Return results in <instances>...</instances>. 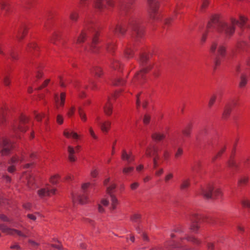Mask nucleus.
Here are the masks:
<instances>
[{
  "label": "nucleus",
  "instance_id": "1",
  "mask_svg": "<svg viewBox=\"0 0 250 250\" xmlns=\"http://www.w3.org/2000/svg\"><path fill=\"white\" fill-rule=\"evenodd\" d=\"M247 19L243 16H240L239 21L236 20L235 19L231 18L230 25H228L224 21L220 20L219 15H213L208 21L207 28L209 30L211 28L212 24H217L218 29L223 31H232L236 29L235 26L238 25L242 30H248L250 26L246 23Z\"/></svg>",
  "mask_w": 250,
  "mask_h": 250
},
{
  "label": "nucleus",
  "instance_id": "2",
  "mask_svg": "<svg viewBox=\"0 0 250 250\" xmlns=\"http://www.w3.org/2000/svg\"><path fill=\"white\" fill-rule=\"evenodd\" d=\"M144 29V25L136 20H131L127 24H118L115 28V31H143Z\"/></svg>",
  "mask_w": 250,
  "mask_h": 250
},
{
  "label": "nucleus",
  "instance_id": "3",
  "mask_svg": "<svg viewBox=\"0 0 250 250\" xmlns=\"http://www.w3.org/2000/svg\"><path fill=\"white\" fill-rule=\"evenodd\" d=\"M198 194L202 195L204 198L209 199H215L221 195L222 192L218 188H214L211 185H208L205 187L201 188Z\"/></svg>",
  "mask_w": 250,
  "mask_h": 250
},
{
  "label": "nucleus",
  "instance_id": "4",
  "mask_svg": "<svg viewBox=\"0 0 250 250\" xmlns=\"http://www.w3.org/2000/svg\"><path fill=\"white\" fill-rule=\"evenodd\" d=\"M210 52L215 56V64L216 66L220 63V58L223 57L226 53V47L221 44L213 42L210 46Z\"/></svg>",
  "mask_w": 250,
  "mask_h": 250
},
{
  "label": "nucleus",
  "instance_id": "5",
  "mask_svg": "<svg viewBox=\"0 0 250 250\" xmlns=\"http://www.w3.org/2000/svg\"><path fill=\"white\" fill-rule=\"evenodd\" d=\"M203 219V217L199 215L198 213H192L189 217L190 221V229L194 232H196L199 228V222Z\"/></svg>",
  "mask_w": 250,
  "mask_h": 250
},
{
  "label": "nucleus",
  "instance_id": "6",
  "mask_svg": "<svg viewBox=\"0 0 250 250\" xmlns=\"http://www.w3.org/2000/svg\"><path fill=\"white\" fill-rule=\"evenodd\" d=\"M0 229L3 232L8 234L14 235V234H17L19 236L24 238H26L29 236L27 231H26V233H24L17 229L9 228L4 224H0Z\"/></svg>",
  "mask_w": 250,
  "mask_h": 250
},
{
  "label": "nucleus",
  "instance_id": "7",
  "mask_svg": "<svg viewBox=\"0 0 250 250\" xmlns=\"http://www.w3.org/2000/svg\"><path fill=\"white\" fill-rule=\"evenodd\" d=\"M13 147L11 142L6 139H2L0 142V152L2 155H8Z\"/></svg>",
  "mask_w": 250,
  "mask_h": 250
},
{
  "label": "nucleus",
  "instance_id": "8",
  "mask_svg": "<svg viewBox=\"0 0 250 250\" xmlns=\"http://www.w3.org/2000/svg\"><path fill=\"white\" fill-rule=\"evenodd\" d=\"M26 161V160H25L23 156H21V157L15 156L12 157L8 162V164L10 165V166L7 168L8 171L10 173L14 172L16 170V165H17L19 163L21 164L22 162Z\"/></svg>",
  "mask_w": 250,
  "mask_h": 250
},
{
  "label": "nucleus",
  "instance_id": "9",
  "mask_svg": "<svg viewBox=\"0 0 250 250\" xmlns=\"http://www.w3.org/2000/svg\"><path fill=\"white\" fill-rule=\"evenodd\" d=\"M147 3L151 18L153 19H156V15L159 5L158 0H148Z\"/></svg>",
  "mask_w": 250,
  "mask_h": 250
},
{
  "label": "nucleus",
  "instance_id": "10",
  "mask_svg": "<svg viewBox=\"0 0 250 250\" xmlns=\"http://www.w3.org/2000/svg\"><path fill=\"white\" fill-rule=\"evenodd\" d=\"M28 121V119L25 116H22L20 119L19 123L13 126V129L14 131L16 132L17 131H20L21 132H25L26 129V127L24 126V125Z\"/></svg>",
  "mask_w": 250,
  "mask_h": 250
},
{
  "label": "nucleus",
  "instance_id": "11",
  "mask_svg": "<svg viewBox=\"0 0 250 250\" xmlns=\"http://www.w3.org/2000/svg\"><path fill=\"white\" fill-rule=\"evenodd\" d=\"M55 193V189H50L48 187L41 188L38 191V194L41 198L50 196L51 194Z\"/></svg>",
  "mask_w": 250,
  "mask_h": 250
},
{
  "label": "nucleus",
  "instance_id": "12",
  "mask_svg": "<svg viewBox=\"0 0 250 250\" xmlns=\"http://www.w3.org/2000/svg\"><path fill=\"white\" fill-rule=\"evenodd\" d=\"M105 1L109 6L113 5L111 0H94V6L96 8L101 10L105 7Z\"/></svg>",
  "mask_w": 250,
  "mask_h": 250
},
{
  "label": "nucleus",
  "instance_id": "13",
  "mask_svg": "<svg viewBox=\"0 0 250 250\" xmlns=\"http://www.w3.org/2000/svg\"><path fill=\"white\" fill-rule=\"evenodd\" d=\"M183 247V244H182L168 241L165 245V248L163 250H170L171 249H174V250H183L182 248Z\"/></svg>",
  "mask_w": 250,
  "mask_h": 250
},
{
  "label": "nucleus",
  "instance_id": "14",
  "mask_svg": "<svg viewBox=\"0 0 250 250\" xmlns=\"http://www.w3.org/2000/svg\"><path fill=\"white\" fill-rule=\"evenodd\" d=\"M84 30L86 31L87 30H93V31H98L100 30L97 25L91 20H88L84 23Z\"/></svg>",
  "mask_w": 250,
  "mask_h": 250
},
{
  "label": "nucleus",
  "instance_id": "15",
  "mask_svg": "<svg viewBox=\"0 0 250 250\" xmlns=\"http://www.w3.org/2000/svg\"><path fill=\"white\" fill-rule=\"evenodd\" d=\"M157 152L158 148L154 146L150 145L146 149V155L149 157H156L157 156H159Z\"/></svg>",
  "mask_w": 250,
  "mask_h": 250
},
{
  "label": "nucleus",
  "instance_id": "16",
  "mask_svg": "<svg viewBox=\"0 0 250 250\" xmlns=\"http://www.w3.org/2000/svg\"><path fill=\"white\" fill-rule=\"evenodd\" d=\"M54 100L55 102L58 104L60 106H63L65 100V93L64 92H62L60 94V98L57 94H55Z\"/></svg>",
  "mask_w": 250,
  "mask_h": 250
},
{
  "label": "nucleus",
  "instance_id": "17",
  "mask_svg": "<svg viewBox=\"0 0 250 250\" xmlns=\"http://www.w3.org/2000/svg\"><path fill=\"white\" fill-rule=\"evenodd\" d=\"M87 196L85 194L82 195H77V196H73L72 199L73 202L78 201L80 204H83L87 202Z\"/></svg>",
  "mask_w": 250,
  "mask_h": 250
},
{
  "label": "nucleus",
  "instance_id": "18",
  "mask_svg": "<svg viewBox=\"0 0 250 250\" xmlns=\"http://www.w3.org/2000/svg\"><path fill=\"white\" fill-rule=\"evenodd\" d=\"M0 8L5 11L6 14H8L10 10L9 0H0Z\"/></svg>",
  "mask_w": 250,
  "mask_h": 250
},
{
  "label": "nucleus",
  "instance_id": "19",
  "mask_svg": "<svg viewBox=\"0 0 250 250\" xmlns=\"http://www.w3.org/2000/svg\"><path fill=\"white\" fill-rule=\"evenodd\" d=\"M232 110V107L230 104H226L224 107V111L222 114V118L224 120L227 119Z\"/></svg>",
  "mask_w": 250,
  "mask_h": 250
},
{
  "label": "nucleus",
  "instance_id": "20",
  "mask_svg": "<svg viewBox=\"0 0 250 250\" xmlns=\"http://www.w3.org/2000/svg\"><path fill=\"white\" fill-rule=\"evenodd\" d=\"M67 151L68 153V159L70 162H74L76 161V158L74 154L76 152L75 148L71 146H68L67 147Z\"/></svg>",
  "mask_w": 250,
  "mask_h": 250
},
{
  "label": "nucleus",
  "instance_id": "21",
  "mask_svg": "<svg viewBox=\"0 0 250 250\" xmlns=\"http://www.w3.org/2000/svg\"><path fill=\"white\" fill-rule=\"evenodd\" d=\"M122 159L123 160L126 161L128 163H130L134 160V157L130 154L127 153L126 151L125 150H123L122 154Z\"/></svg>",
  "mask_w": 250,
  "mask_h": 250
},
{
  "label": "nucleus",
  "instance_id": "22",
  "mask_svg": "<svg viewBox=\"0 0 250 250\" xmlns=\"http://www.w3.org/2000/svg\"><path fill=\"white\" fill-rule=\"evenodd\" d=\"M101 129L103 132L107 133L110 129L111 125V122L108 121H106L100 124Z\"/></svg>",
  "mask_w": 250,
  "mask_h": 250
},
{
  "label": "nucleus",
  "instance_id": "23",
  "mask_svg": "<svg viewBox=\"0 0 250 250\" xmlns=\"http://www.w3.org/2000/svg\"><path fill=\"white\" fill-rule=\"evenodd\" d=\"M25 178L27 181L28 186L31 188L34 181V177L30 174H25L23 175V178Z\"/></svg>",
  "mask_w": 250,
  "mask_h": 250
},
{
  "label": "nucleus",
  "instance_id": "24",
  "mask_svg": "<svg viewBox=\"0 0 250 250\" xmlns=\"http://www.w3.org/2000/svg\"><path fill=\"white\" fill-rule=\"evenodd\" d=\"M63 135L67 138H69L70 136H71L73 139L75 140H78L79 138V135L77 133L73 131L69 132V131L64 130L63 132Z\"/></svg>",
  "mask_w": 250,
  "mask_h": 250
},
{
  "label": "nucleus",
  "instance_id": "25",
  "mask_svg": "<svg viewBox=\"0 0 250 250\" xmlns=\"http://www.w3.org/2000/svg\"><path fill=\"white\" fill-rule=\"evenodd\" d=\"M105 113L107 115H110L112 113V106L111 104L108 101L104 107Z\"/></svg>",
  "mask_w": 250,
  "mask_h": 250
},
{
  "label": "nucleus",
  "instance_id": "26",
  "mask_svg": "<svg viewBox=\"0 0 250 250\" xmlns=\"http://www.w3.org/2000/svg\"><path fill=\"white\" fill-rule=\"evenodd\" d=\"M190 186V179H186L182 181L180 188L182 190H185Z\"/></svg>",
  "mask_w": 250,
  "mask_h": 250
},
{
  "label": "nucleus",
  "instance_id": "27",
  "mask_svg": "<svg viewBox=\"0 0 250 250\" xmlns=\"http://www.w3.org/2000/svg\"><path fill=\"white\" fill-rule=\"evenodd\" d=\"M78 114L82 121H83V122H85L87 120V117L82 107H78Z\"/></svg>",
  "mask_w": 250,
  "mask_h": 250
},
{
  "label": "nucleus",
  "instance_id": "28",
  "mask_svg": "<svg viewBox=\"0 0 250 250\" xmlns=\"http://www.w3.org/2000/svg\"><path fill=\"white\" fill-rule=\"evenodd\" d=\"M78 114L82 121H83V122H85L87 120V117L82 107H78Z\"/></svg>",
  "mask_w": 250,
  "mask_h": 250
},
{
  "label": "nucleus",
  "instance_id": "29",
  "mask_svg": "<svg viewBox=\"0 0 250 250\" xmlns=\"http://www.w3.org/2000/svg\"><path fill=\"white\" fill-rule=\"evenodd\" d=\"M164 138L165 135L159 132H154L152 134V138L156 141H161Z\"/></svg>",
  "mask_w": 250,
  "mask_h": 250
},
{
  "label": "nucleus",
  "instance_id": "30",
  "mask_svg": "<svg viewBox=\"0 0 250 250\" xmlns=\"http://www.w3.org/2000/svg\"><path fill=\"white\" fill-rule=\"evenodd\" d=\"M111 207L110 209L111 211L114 210L116 208V206L118 204V201L113 194H111Z\"/></svg>",
  "mask_w": 250,
  "mask_h": 250
},
{
  "label": "nucleus",
  "instance_id": "31",
  "mask_svg": "<svg viewBox=\"0 0 250 250\" xmlns=\"http://www.w3.org/2000/svg\"><path fill=\"white\" fill-rule=\"evenodd\" d=\"M91 72L98 77H101L103 74V71L101 68L99 66L94 67Z\"/></svg>",
  "mask_w": 250,
  "mask_h": 250
},
{
  "label": "nucleus",
  "instance_id": "32",
  "mask_svg": "<svg viewBox=\"0 0 250 250\" xmlns=\"http://www.w3.org/2000/svg\"><path fill=\"white\" fill-rule=\"evenodd\" d=\"M79 17L78 12L74 11H72L69 15L70 20L73 22H76L78 20Z\"/></svg>",
  "mask_w": 250,
  "mask_h": 250
},
{
  "label": "nucleus",
  "instance_id": "33",
  "mask_svg": "<svg viewBox=\"0 0 250 250\" xmlns=\"http://www.w3.org/2000/svg\"><path fill=\"white\" fill-rule=\"evenodd\" d=\"M174 177V174L171 172H167L166 174L164 177V181L166 184H168L171 181Z\"/></svg>",
  "mask_w": 250,
  "mask_h": 250
},
{
  "label": "nucleus",
  "instance_id": "34",
  "mask_svg": "<svg viewBox=\"0 0 250 250\" xmlns=\"http://www.w3.org/2000/svg\"><path fill=\"white\" fill-rule=\"evenodd\" d=\"M185 239H187V241L191 242L194 245H199L201 243L199 240L192 236H188L185 238Z\"/></svg>",
  "mask_w": 250,
  "mask_h": 250
},
{
  "label": "nucleus",
  "instance_id": "35",
  "mask_svg": "<svg viewBox=\"0 0 250 250\" xmlns=\"http://www.w3.org/2000/svg\"><path fill=\"white\" fill-rule=\"evenodd\" d=\"M122 14H126L128 11L131 9V4H125L122 6Z\"/></svg>",
  "mask_w": 250,
  "mask_h": 250
},
{
  "label": "nucleus",
  "instance_id": "36",
  "mask_svg": "<svg viewBox=\"0 0 250 250\" xmlns=\"http://www.w3.org/2000/svg\"><path fill=\"white\" fill-rule=\"evenodd\" d=\"M2 81L3 84L6 86H9L11 83V79L8 75H4Z\"/></svg>",
  "mask_w": 250,
  "mask_h": 250
},
{
  "label": "nucleus",
  "instance_id": "37",
  "mask_svg": "<svg viewBox=\"0 0 250 250\" xmlns=\"http://www.w3.org/2000/svg\"><path fill=\"white\" fill-rule=\"evenodd\" d=\"M249 180L248 177L243 176L240 178L238 180V185L239 186H243L245 185Z\"/></svg>",
  "mask_w": 250,
  "mask_h": 250
},
{
  "label": "nucleus",
  "instance_id": "38",
  "mask_svg": "<svg viewBox=\"0 0 250 250\" xmlns=\"http://www.w3.org/2000/svg\"><path fill=\"white\" fill-rule=\"evenodd\" d=\"M98 42V37L97 36H95L92 40V44L90 46V50L92 52H95L96 51V47L95 46V44Z\"/></svg>",
  "mask_w": 250,
  "mask_h": 250
},
{
  "label": "nucleus",
  "instance_id": "39",
  "mask_svg": "<svg viewBox=\"0 0 250 250\" xmlns=\"http://www.w3.org/2000/svg\"><path fill=\"white\" fill-rule=\"evenodd\" d=\"M217 95L215 94H213L210 96L208 104L209 107H211L214 104Z\"/></svg>",
  "mask_w": 250,
  "mask_h": 250
},
{
  "label": "nucleus",
  "instance_id": "40",
  "mask_svg": "<svg viewBox=\"0 0 250 250\" xmlns=\"http://www.w3.org/2000/svg\"><path fill=\"white\" fill-rule=\"evenodd\" d=\"M228 165L230 167H236L237 164L235 161L233 160V156L231 155L230 157V159L228 162Z\"/></svg>",
  "mask_w": 250,
  "mask_h": 250
},
{
  "label": "nucleus",
  "instance_id": "41",
  "mask_svg": "<svg viewBox=\"0 0 250 250\" xmlns=\"http://www.w3.org/2000/svg\"><path fill=\"white\" fill-rule=\"evenodd\" d=\"M150 68L147 67H144L142 68V69L140 71L139 73H138L136 75V78L138 79H139L141 77L142 78L143 76V74L144 73H146Z\"/></svg>",
  "mask_w": 250,
  "mask_h": 250
},
{
  "label": "nucleus",
  "instance_id": "42",
  "mask_svg": "<svg viewBox=\"0 0 250 250\" xmlns=\"http://www.w3.org/2000/svg\"><path fill=\"white\" fill-rule=\"evenodd\" d=\"M140 219L141 215L139 214L135 213L130 217L131 221L133 222H137Z\"/></svg>",
  "mask_w": 250,
  "mask_h": 250
},
{
  "label": "nucleus",
  "instance_id": "43",
  "mask_svg": "<svg viewBox=\"0 0 250 250\" xmlns=\"http://www.w3.org/2000/svg\"><path fill=\"white\" fill-rule=\"evenodd\" d=\"M116 185L114 184H111L109 187L106 188V192L110 196H111V194H112V191L115 188Z\"/></svg>",
  "mask_w": 250,
  "mask_h": 250
},
{
  "label": "nucleus",
  "instance_id": "44",
  "mask_svg": "<svg viewBox=\"0 0 250 250\" xmlns=\"http://www.w3.org/2000/svg\"><path fill=\"white\" fill-rule=\"evenodd\" d=\"M190 132H191V127L190 126H188L186 127L182 131L183 134L187 137L189 136V135L190 134Z\"/></svg>",
  "mask_w": 250,
  "mask_h": 250
},
{
  "label": "nucleus",
  "instance_id": "45",
  "mask_svg": "<svg viewBox=\"0 0 250 250\" xmlns=\"http://www.w3.org/2000/svg\"><path fill=\"white\" fill-rule=\"evenodd\" d=\"M38 48L37 45L34 42H32L29 44L27 49V51L31 52L32 50H37Z\"/></svg>",
  "mask_w": 250,
  "mask_h": 250
},
{
  "label": "nucleus",
  "instance_id": "46",
  "mask_svg": "<svg viewBox=\"0 0 250 250\" xmlns=\"http://www.w3.org/2000/svg\"><path fill=\"white\" fill-rule=\"evenodd\" d=\"M247 82V81L246 78L244 76H242L239 83V86L241 88L244 87L246 85Z\"/></svg>",
  "mask_w": 250,
  "mask_h": 250
},
{
  "label": "nucleus",
  "instance_id": "47",
  "mask_svg": "<svg viewBox=\"0 0 250 250\" xmlns=\"http://www.w3.org/2000/svg\"><path fill=\"white\" fill-rule=\"evenodd\" d=\"M111 67L114 69H117L118 67H120L121 64L117 60H114L111 65Z\"/></svg>",
  "mask_w": 250,
  "mask_h": 250
},
{
  "label": "nucleus",
  "instance_id": "48",
  "mask_svg": "<svg viewBox=\"0 0 250 250\" xmlns=\"http://www.w3.org/2000/svg\"><path fill=\"white\" fill-rule=\"evenodd\" d=\"M148 60V57L146 54H142L140 58L141 62L142 64L144 65Z\"/></svg>",
  "mask_w": 250,
  "mask_h": 250
},
{
  "label": "nucleus",
  "instance_id": "49",
  "mask_svg": "<svg viewBox=\"0 0 250 250\" xmlns=\"http://www.w3.org/2000/svg\"><path fill=\"white\" fill-rule=\"evenodd\" d=\"M88 131H89V134H90L91 136L94 139H95V140H97L98 139V136L95 133V132H94V130H93V129L92 127H91V126L89 127Z\"/></svg>",
  "mask_w": 250,
  "mask_h": 250
},
{
  "label": "nucleus",
  "instance_id": "50",
  "mask_svg": "<svg viewBox=\"0 0 250 250\" xmlns=\"http://www.w3.org/2000/svg\"><path fill=\"white\" fill-rule=\"evenodd\" d=\"M241 203L243 207L250 208V201L249 200H243L242 201Z\"/></svg>",
  "mask_w": 250,
  "mask_h": 250
},
{
  "label": "nucleus",
  "instance_id": "51",
  "mask_svg": "<svg viewBox=\"0 0 250 250\" xmlns=\"http://www.w3.org/2000/svg\"><path fill=\"white\" fill-rule=\"evenodd\" d=\"M133 51L130 48H127L125 51V56L127 58L132 57Z\"/></svg>",
  "mask_w": 250,
  "mask_h": 250
},
{
  "label": "nucleus",
  "instance_id": "52",
  "mask_svg": "<svg viewBox=\"0 0 250 250\" xmlns=\"http://www.w3.org/2000/svg\"><path fill=\"white\" fill-rule=\"evenodd\" d=\"M226 148L223 147L218 152V153L213 157L212 160L215 161L217 158L220 156L225 151Z\"/></svg>",
  "mask_w": 250,
  "mask_h": 250
},
{
  "label": "nucleus",
  "instance_id": "53",
  "mask_svg": "<svg viewBox=\"0 0 250 250\" xmlns=\"http://www.w3.org/2000/svg\"><path fill=\"white\" fill-rule=\"evenodd\" d=\"M133 170H134L133 167H125L123 169V171L124 173L127 174L129 173V172H132Z\"/></svg>",
  "mask_w": 250,
  "mask_h": 250
},
{
  "label": "nucleus",
  "instance_id": "54",
  "mask_svg": "<svg viewBox=\"0 0 250 250\" xmlns=\"http://www.w3.org/2000/svg\"><path fill=\"white\" fill-rule=\"evenodd\" d=\"M183 152V149L181 147H178L177 151L175 152V157L177 158L179 157L180 156L182 155Z\"/></svg>",
  "mask_w": 250,
  "mask_h": 250
},
{
  "label": "nucleus",
  "instance_id": "55",
  "mask_svg": "<svg viewBox=\"0 0 250 250\" xmlns=\"http://www.w3.org/2000/svg\"><path fill=\"white\" fill-rule=\"evenodd\" d=\"M59 178V176L58 175H56L53 176L50 178V182L53 184H55L57 183L58 179Z\"/></svg>",
  "mask_w": 250,
  "mask_h": 250
},
{
  "label": "nucleus",
  "instance_id": "56",
  "mask_svg": "<svg viewBox=\"0 0 250 250\" xmlns=\"http://www.w3.org/2000/svg\"><path fill=\"white\" fill-rule=\"evenodd\" d=\"M203 0V3L201 5V10H203L204 9H205L206 7H207L209 2L208 0Z\"/></svg>",
  "mask_w": 250,
  "mask_h": 250
},
{
  "label": "nucleus",
  "instance_id": "57",
  "mask_svg": "<svg viewBox=\"0 0 250 250\" xmlns=\"http://www.w3.org/2000/svg\"><path fill=\"white\" fill-rule=\"evenodd\" d=\"M9 55L13 60H15L18 59V55L16 53L13 51H10L9 53Z\"/></svg>",
  "mask_w": 250,
  "mask_h": 250
},
{
  "label": "nucleus",
  "instance_id": "58",
  "mask_svg": "<svg viewBox=\"0 0 250 250\" xmlns=\"http://www.w3.org/2000/svg\"><path fill=\"white\" fill-rule=\"evenodd\" d=\"M85 37V34L84 32H83L82 34H81L80 37L78 38V41L79 42H83L84 40Z\"/></svg>",
  "mask_w": 250,
  "mask_h": 250
},
{
  "label": "nucleus",
  "instance_id": "59",
  "mask_svg": "<svg viewBox=\"0 0 250 250\" xmlns=\"http://www.w3.org/2000/svg\"><path fill=\"white\" fill-rule=\"evenodd\" d=\"M125 83V81L122 79H118L117 81L114 83L115 85H123Z\"/></svg>",
  "mask_w": 250,
  "mask_h": 250
},
{
  "label": "nucleus",
  "instance_id": "60",
  "mask_svg": "<svg viewBox=\"0 0 250 250\" xmlns=\"http://www.w3.org/2000/svg\"><path fill=\"white\" fill-rule=\"evenodd\" d=\"M44 114H42V115H41L37 113H35V118L38 121H41L42 118L44 116Z\"/></svg>",
  "mask_w": 250,
  "mask_h": 250
},
{
  "label": "nucleus",
  "instance_id": "61",
  "mask_svg": "<svg viewBox=\"0 0 250 250\" xmlns=\"http://www.w3.org/2000/svg\"><path fill=\"white\" fill-rule=\"evenodd\" d=\"M150 119V116H149L148 115L146 114L144 116V117L143 119L144 123L145 124H147L149 122Z\"/></svg>",
  "mask_w": 250,
  "mask_h": 250
},
{
  "label": "nucleus",
  "instance_id": "62",
  "mask_svg": "<svg viewBox=\"0 0 250 250\" xmlns=\"http://www.w3.org/2000/svg\"><path fill=\"white\" fill-rule=\"evenodd\" d=\"M173 19L172 18L169 17L168 18H167L165 21V26H168L170 25L172 21H173Z\"/></svg>",
  "mask_w": 250,
  "mask_h": 250
},
{
  "label": "nucleus",
  "instance_id": "63",
  "mask_svg": "<svg viewBox=\"0 0 250 250\" xmlns=\"http://www.w3.org/2000/svg\"><path fill=\"white\" fill-rule=\"evenodd\" d=\"M0 219L3 221L5 222H11V220L9 219L7 216L3 214H0Z\"/></svg>",
  "mask_w": 250,
  "mask_h": 250
},
{
  "label": "nucleus",
  "instance_id": "64",
  "mask_svg": "<svg viewBox=\"0 0 250 250\" xmlns=\"http://www.w3.org/2000/svg\"><path fill=\"white\" fill-rule=\"evenodd\" d=\"M207 246L208 250H214V244L212 243H207Z\"/></svg>",
  "mask_w": 250,
  "mask_h": 250
}]
</instances>
